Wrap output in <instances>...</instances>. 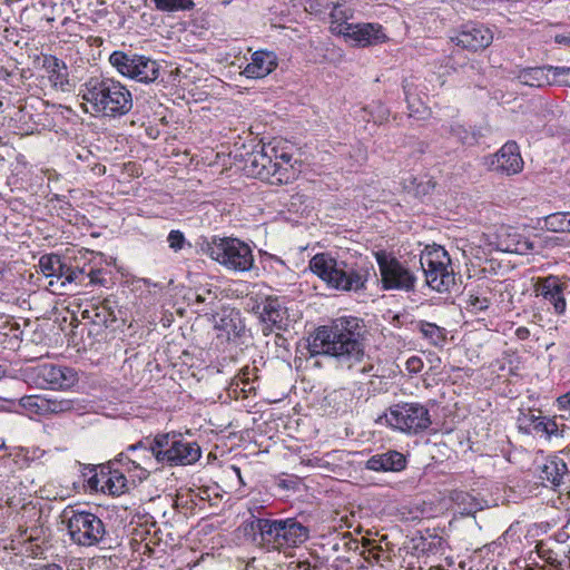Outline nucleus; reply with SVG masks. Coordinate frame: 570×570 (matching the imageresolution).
Wrapping results in <instances>:
<instances>
[{"label": "nucleus", "mask_w": 570, "mask_h": 570, "mask_svg": "<svg viewBox=\"0 0 570 570\" xmlns=\"http://www.w3.org/2000/svg\"><path fill=\"white\" fill-rule=\"evenodd\" d=\"M86 111L94 115L119 118L132 108V95L120 81L114 78L91 77L80 88Z\"/></svg>", "instance_id": "nucleus-4"}, {"label": "nucleus", "mask_w": 570, "mask_h": 570, "mask_svg": "<svg viewBox=\"0 0 570 570\" xmlns=\"http://www.w3.org/2000/svg\"><path fill=\"white\" fill-rule=\"evenodd\" d=\"M234 379H240L242 381H254L257 380V367L256 366H244Z\"/></svg>", "instance_id": "nucleus-48"}, {"label": "nucleus", "mask_w": 570, "mask_h": 570, "mask_svg": "<svg viewBox=\"0 0 570 570\" xmlns=\"http://www.w3.org/2000/svg\"><path fill=\"white\" fill-rule=\"evenodd\" d=\"M244 534L267 550L286 552L305 543L309 529L296 518L269 519L252 515L243 523Z\"/></svg>", "instance_id": "nucleus-2"}, {"label": "nucleus", "mask_w": 570, "mask_h": 570, "mask_svg": "<svg viewBox=\"0 0 570 570\" xmlns=\"http://www.w3.org/2000/svg\"><path fill=\"white\" fill-rule=\"evenodd\" d=\"M402 87H403V91L405 95V100L407 102V108L410 110V115L412 116L415 114H420L421 112L420 107L416 106L415 101L412 99V94H411L412 83H410L407 80H404L402 83Z\"/></svg>", "instance_id": "nucleus-46"}, {"label": "nucleus", "mask_w": 570, "mask_h": 570, "mask_svg": "<svg viewBox=\"0 0 570 570\" xmlns=\"http://www.w3.org/2000/svg\"><path fill=\"white\" fill-rule=\"evenodd\" d=\"M567 472L568 466L563 459L559 456H550L540 468V479L553 487H558L561 484Z\"/></svg>", "instance_id": "nucleus-31"}, {"label": "nucleus", "mask_w": 570, "mask_h": 570, "mask_svg": "<svg viewBox=\"0 0 570 570\" xmlns=\"http://www.w3.org/2000/svg\"><path fill=\"white\" fill-rule=\"evenodd\" d=\"M6 466L22 470L29 464L28 452L22 448H14L9 453L0 455Z\"/></svg>", "instance_id": "nucleus-38"}, {"label": "nucleus", "mask_w": 570, "mask_h": 570, "mask_svg": "<svg viewBox=\"0 0 570 570\" xmlns=\"http://www.w3.org/2000/svg\"><path fill=\"white\" fill-rule=\"evenodd\" d=\"M167 242L171 249H174L175 252H178L184 247V245L186 243V238L180 230L176 229V230L169 232V234L167 236Z\"/></svg>", "instance_id": "nucleus-44"}, {"label": "nucleus", "mask_w": 570, "mask_h": 570, "mask_svg": "<svg viewBox=\"0 0 570 570\" xmlns=\"http://www.w3.org/2000/svg\"><path fill=\"white\" fill-rule=\"evenodd\" d=\"M385 423L407 435H419L432 425L429 409L419 402H401L389 407L384 413Z\"/></svg>", "instance_id": "nucleus-6"}, {"label": "nucleus", "mask_w": 570, "mask_h": 570, "mask_svg": "<svg viewBox=\"0 0 570 570\" xmlns=\"http://www.w3.org/2000/svg\"><path fill=\"white\" fill-rule=\"evenodd\" d=\"M566 286L558 276L549 275L539 278L534 285V293L553 306L554 313L562 315L567 308L564 297Z\"/></svg>", "instance_id": "nucleus-16"}, {"label": "nucleus", "mask_w": 570, "mask_h": 570, "mask_svg": "<svg viewBox=\"0 0 570 570\" xmlns=\"http://www.w3.org/2000/svg\"><path fill=\"white\" fill-rule=\"evenodd\" d=\"M175 440L176 432L158 433L150 438L151 451H154V455H156V460L160 465H165L166 461H168L169 451H171Z\"/></svg>", "instance_id": "nucleus-33"}, {"label": "nucleus", "mask_w": 570, "mask_h": 570, "mask_svg": "<svg viewBox=\"0 0 570 570\" xmlns=\"http://www.w3.org/2000/svg\"><path fill=\"white\" fill-rule=\"evenodd\" d=\"M20 405L29 415L46 416L78 411V404L68 399L48 397L46 395H26L20 399Z\"/></svg>", "instance_id": "nucleus-12"}, {"label": "nucleus", "mask_w": 570, "mask_h": 570, "mask_svg": "<svg viewBox=\"0 0 570 570\" xmlns=\"http://www.w3.org/2000/svg\"><path fill=\"white\" fill-rule=\"evenodd\" d=\"M115 302L104 299L97 304H92L90 308L82 312V317L90 320L96 325L108 327L117 321Z\"/></svg>", "instance_id": "nucleus-29"}, {"label": "nucleus", "mask_w": 570, "mask_h": 570, "mask_svg": "<svg viewBox=\"0 0 570 570\" xmlns=\"http://www.w3.org/2000/svg\"><path fill=\"white\" fill-rule=\"evenodd\" d=\"M417 328L425 340L434 346H443L446 342V331L434 323L420 321Z\"/></svg>", "instance_id": "nucleus-35"}, {"label": "nucleus", "mask_w": 570, "mask_h": 570, "mask_svg": "<svg viewBox=\"0 0 570 570\" xmlns=\"http://www.w3.org/2000/svg\"><path fill=\"white\" fill-rule=\"evenodd\" d=\"M215 327L225 333L228 340L239 337L245 332L240 312L235 308H224Z\"/></svg>", "instance_id": "nucleus-30"}, {"label": "nucleus", "mask_w": 570, "mask_h": 570, "mask_svg": "<svg viewBox=\"0 0 570 570\" xmlns=\"http://www.w3.org/2000/svg\"><path fill=\"white\" fill-rule=\"evenodd\" d=\"M453 500L460 508L462 514H473L478 511L483 510L485 501L469 492H456Z\"/></svg>", "instance_id": "nucleus-34"}, {"label": "nucleus", "mask_w": 570, "mask_h": 570, "mask_svg": "<svg viewBox=\"0 0 570 570\" xmlns=\"http://www.w3.org/2000/svg\"><path fill=\"white\" fill-rule=\"evenodd\" d=\"M88 485L92 491L119 495L127 489V475L111 461L106 466H101L89 479Z\"/></svg>", "instance_id": "nucleus-13"}, {"label": "nucleus", "mask_w": 570, "mask_h": 570, "mask_svg": "<svg viewBox=\"0 0 570 570\" xmlns=\"http://www.w3.org/2000/svg\"><path fill=\"white\" fill-rule=\"evenodd\" d=\"M320 462H321V459H318V458H315L313 460L309 459L307 461L302 460V463H306L307 465H320Z\"/></svg>", "instance_id": "nucleus-53"}, {"label": "nucleus", "mask_w": 570, "mask_h": 570, "mask_svg": "<svg viewBox=\"0 0 570 570\" xmlns=\"http://www.w3.org/2000/svg\"><path fill=\"white\" fill-rule=\"evenodd\" d=\"M257 385L254 381H242L240 379H233L228 393L233 395L235 399H246L250 394H256Z\"/></svg>", "instance_id": "nucleus-39"}, {"label": "nucleus", "mask_w": 570, "mask_h": 570, "mask_svg": "<svg viewBox=\"0 0 570 570\" xmlns=\"http://www.w3.org/2000/svg\"><path fill=\"white\" fill-rule=\"evenodd\" d=\"M333 33L343 36L357 47L376 46L386 40L380 23H341L333 27Z\"/></svg>", "instance_id": "nucleus-11"}, {"label": "nucleus", "mask_w": 570, "mask_h": 570, "mask_svg": "<svg viewBox=\"0 0 570 570\" xmlns=\"http://www.w3.org/2000/svg\"><path fill=\"white\" fill-rule=\"evenodd\" d=\"M568 214L554 213L546 217V226L553 232H568Z\"/></svg>", "instance_id": "nucleus-42"}, {"label": "nucleus", "mask_w": 570, "mask_h": 570, "mask_svg": "<svg viewBox=\"0 0 570 570\" xmlns=\"http://www.w3.org/2000/svg\"><path fill=\"white\" fill-rule=\"evenodd\" d=\"M196 302L197 303H203V302H205V297L202 294H197L196 295Z\"/></svg>", "instance_id": "nucleus-56"}, {"label": "nucleus", "mask_w": 570, "mask_h": 570, "mask_svg": "<svg viewBox=\"0 0 570 570\" xmlns=\"http://www.w3.org/2000/svg\"><path fill=\"white\" fill-rule=\"evenodd\" d=\"M206 253L220 265L236 272H247L254 264L252 248L238 238L215 236L207 243Z\"/></svg>", "instance_id": "nucleus-8"}, {"label": "nucleus", "mask_w": 570, "mask_h": 570, "mask_svg": "<svg viewBox=\"0 0 570 570\" xmlns=\"http://www.w3.org/2000/svg\"><path fill=\"white\" fill-rule=\"evenodd\" d=\"M567 214H568V217H569L568 218V226H567V228H568V232L570 233V213H567Z\"/></svg>", "instance_id": "nucleus-59"}, {"label": "nucleus", "mask_w": 570, "mask_h": 570, "mask_svg": "<svg viewBox=\"0 0 570 570\" xmlns=\"http://www.w3.org/2000/svg\"><path fill=\"white\" fill-rule=\"evenodd\" d=\"M490 306V299L487 296L470 294L466 301V308L472 313L487 311Z\"/></svg>", "instance_id": "nucleus-43"}, {"label": "nucleus", "mask_w": 570, "mask_h": 570, "mask_svg": "<svg viewBox=\"0 0 570 570\" xmlns=\"http://www.w3.org/2000/svg\"><path fill=\"white\" fill-rule=\"evenodd\" d=\"M61 518L70 540L78 546H98L107 534L104 521L92 512L67 507Z\"/></svg>", "instance_id": "nucleus-5"}, {"label": "nucleus", "mask_w": 570, "mask_h": 570, "mask_svg": "<svg viewBox=\"0 0 570 570\" xmlns=\"http://www.w3.org/2000/svg\"><path fill=\"white\" fill-rule=\"evenodd\" d=\"M156 10L160 12L190 11L195 8L194 0H151Z\"/></svg>", "instance_id": "nucleus-37"}, {"label": "nucleus", "mask_w": 570, "mask_h": 570, "mask_svg": "<svg viewBox=\"0 0 570 570\" xmlns=\"http://www.w3.org/2000/svg\"><path fill=\"white\" fill-rule=\"evenodd\" d=\"M233 470H234V472L236 473V475H237V478H238L239 482H240V483H244V482H243L242 474H240V469H239V468H237V466H233Z\"/></svg>", "instance_id": "nucleus-55"}, {"label": "nucleus", "mask_w": 570, "mask_h": 570, "mask_svg": "<svg viewBox=\"0 0 570 570\" xmlns=\"http://www.w3.org/2000/svg\"><path fill=\"white\" fill-rule=\"evenodd\" d=\"M278 66L275 52L269 50H257L252 53L250 61L242 70V75L249 79L265 78Z\"/></svg>", "instance_id": "nucleus-22"}, {"label": "nucleus", "mask_w": 570, "mask_h": 570, "mask_svg": "<svg viewBox=\"0 0 570 570\" xmlns=\"http://www.w3.org/2000/svg\"><path fill=\"white\" fill-rule=\"evenodd\" d=\"M452 41L469 51H479L488 48L493 41L492 31L482 23L470 22L463 24Z\"/></svg>", "instance_id": "nucleus-15"}, {"label": "nucleus", "mask_w": 570, "mask_h": 570, "mask_svg": "<svg viewBox=\"0 0 570 570\" xmlns=\"http://www.w3.org/2000/svg\"><path fill=\"white\" fill-rule=\"evenodd\" d=\"M560 409L570 410V392L558 397Z\"/></svg>", "instance_id": "nucleus-50"}, {"label": "nucleus", "mask_w": 570, "mask_h": 570, "mask_svg": "<svg viewBox=\"0 0 570 570\" xmlns=\"http://www.w3.org/2000/svg\"><path fill=\"white\" fill-rule=\"evenodd\" d=\"M556 42H558V43H569L570 39L564 37V36H557L556 37Z\"/></svg>", "instance_id": "nucleus-54"}, {"label": "nucleus", "mask_w": 570, "mask_h": 570, "mask_svg": "<svg viewBox=\"0 0 570 570\" xmlns=\"http://www.w3.org/2000/svg\"><path fill=\"white\" fill-rule=\"evenodd\" d=\"M542 417L543 416H541V415H535L533 413H530L529 415L525 416V421L534 430V425H537V422L539 421V419H542Z\"/></svg>", "instance_id": "nucleus-52"}, {"label": "nucleus", "mask_w": 570, "mask_h": 570, "mask_svg": "<svg viewBox=\"0 0 570 570\" xmlns=\"http://www.w3.org/2000/svg\"><path fill=\"white\" fill-rule=\"evenodd\" d=\"M2 451H3V452H6L7 450H6V449L0 448V452H2Z\"/></svg>", "instance_id": "nucleus-61"}, {"label": "nucleus", "mask_w": 570, "mask_h": 570, "mask_svg": "<svg viewBox=\"0 0 570 570\" xmlns=\"http://www.w3.org/2000/svg\"><path fill=\"white\" fill-rule=\"evenodd\" d=\"M262 332L265 336L277 331H286L292 323L287 307L278 297H266L261 304Z\"/></svg>", "instance_id": "nucleus-14"}, {"label": "nucleus", "mask_w": 570, "mask_h": 570, "mask_svg": "<svg viewBox=\"0 0 570 570\" xmlns=\"http://www.w3.org/2000/svg\"><path fill=\"white\" fill-rule=\"evenodd\" d=\"M245 159V170L249 176L267 180L273 184L275 169L267 150V144L257 146Z\"/></svg>", "instance_id": "nucleus-19"}, {"label": "nucleus", "mask_w": 570, "mask_h": 570, "mask_svg": "<svg viewBox=\"0 0 570 570\" xmlns=\"http://www.w3.org/2000/svg\"><path fill=\"white\" fill-rule=\"evenodd\" d=\"M364 114L362 118L370 122L373 121L376 125H382L389 120L390 109L382 101H373L370 105L362 108Z\"/></svg>", "instance_id": "nucleus-36"}, {"label": "nucleus", "mask_w": 570, "mask_h": 570, "mask_svg": "<svg viewBox=\"0 0 570 570\" xmlns=\"http://www.w3.org/2000/svg\"><path fill=\"white\" fill-rule=\"evenodd\" d=\"M494 236L495 242H493L492 244L497 250L523 254L528 250L533 249V245L510 226H499L495 229Z\"/></svg>", "instance_id": "nucleus-20"}, {"label": "nucleus", "mask_w": 570, "mask_h": 570, "mask_svg": "<svg viewBox=\"0 0 570 570\" xmlns=\"http://www.w3.org/2000/svg\"><path fill=\"white\" fill-rule=\"evenodd\" d=\"M151 448L150 436H147L126 449V452L132 456V463H136L140 469L139 481L146 480L150 471L156 470L159 464Z\"/></svg>", "instance_id": "nucleus-21"}, {"label": "nucleus", "mask_w": 570, "mask_h": 570, "mask_svg": "<svg viewBox=\"0 0 570 570\" xmlns=\"http://www.w3.org/2000/svg\"><path fill=\"white\" fill-rule=\"evenodd\" d=\"M69 22H72V20L70 18H65L63 21H62V24H69Z\"/></svg>", "instance_id": "nucleus-57"}, {"label": "nucleus", "mask_w": 570, "mask_h": 570, "mask_svg": "<svg viewBox=\"0 0 570 570\" xmlns=\"http://www.w3.org/2000/svg\"><path fill=\"white\" fill-rule=\"evenodd\" d=\"M42 385L50 390H66L77 382V373L67 366L42 364L37 367Z\"/></svg>", "instance_id": "nucleus-17"}, {"label": "nucleus", "mask_w": 570, "mask_h": 570, "mask_svg": "<svg viewBox=\"0 0 570 570\" xmlns=\"http://www.w3.org/2000/svg\"><path fill=\"white\" fill-rule=\"evenodd\" d=\"M405 368L410 374H417L423 368V361L420 356H411L405 362Z\"/></svg>", "instance_id": "nucleus-47"}, {"label": "nucleus", "mask_w": 570, "mask_h": 570, "mask_svg": "<svg viewBox=\"0 0 570 570\" xmlns=\"http://www.w3.org/2000/svg\"><path fill=\"white\" fill-rule=\"evenodd\" d=\"M494 171L511 176L520 173L523 168V159L515 141L505 142L494 155L491 163Z\"/></svg>", "instance_id": "nucleus-18"}, {"label": "nucleus", "mask_w": 570, "mask_h": 570, "mask_svg": "<svg viewBox=\"0 0 570 570\" xmlns=\"http://www.w3.org/2000/svg\"><path fill=\"white\" fill-rule=\"evenodd\" d=\"M309 269L331 288L343 292L365 289L370 276L367 264L354 256L334 257L331 253L315 254Z\"/></svg>", "instance_id": "nucleus-3"}, {"label": "nucleus", "mask_w": 570, "mask_h": 570, "mask_svg": "<svg viewBox=\"0 0 570 570\" xmlns=\"http://www.w3.org/2000/svg\"><path fill=\"white\" fill-rule=\"evenodd\" d=\"M38 267L46 277L56 278L57 282H60L61 287L72 284L68 274L75 272V265H68L61 256L57 254L42 255L39 259Z\"/></svg>", "instance_id": "nucleus-25"}, {"label": "nucleus", "mask_w": 570, "mask_h": 570, "mask_svg": "<svg viewBox=\"0 0 570 570\" xmlns=\"http://www.w3.org/2000/svg\"><path fill=\"white\" fill-rule=\"evenodd\" d=\"M114 461L115 465H118V468L124 471V474H128V476L131 478L134 482L136 479L139 480L140 469L136 463H132V456H130L127 452L119 453Z\"/></svg>", "instance_id": "nucleus-41"}, {"label": "nucleus", "mask_w": 570, "mask_h": 570, "mask_svg": "<svg viewBox=\"0 0 570 570\" xmlns=\"http://www.w3.org/2000/svg\"><path fill=\"white\" fill-rule=\"evenodd\" d=\"M202 455L200 446L196 442H189L180 433H176V440L169 451L168 461L165 465H189L199 460Z\"/></svg>", "instance_id": "nucleus-23"}, {"label": "nucleus", "mask_w": 570, "mask_h": 570, "mask_svg": "<svg viewBox=\"0 0 570 570\" xmlns=\"http://www.w3.org/2000/svg\"><path fill=\"white\" fill-rule=\"evenodd\" d=\"M537 433L544 434L548 439L563 438L564 429H560L554 419L543 416L534 425Z\"/></svg>", "instance_id": "nucleus-40"}, {"label": "nucleus", "mask_w": 570, "mask_h": 570, "mask_svg": "<svg viewBox=\"0 0 570 570\" xmlns=\"http://www.w3.org/2000/svg\"><path fill=\"white\" fill-rule=\"evenodd\" d=\"M43 68L48 73L51 86L61 91H70L71 83L67 65L55 56H45Z\"/></svg>", "instance_id": "nucleus-27"}, {"label": "nucleus", "mask_w": 570, "mask_h": 570, "mask_svg": "<svg viewBox=\"0 0 570 570\" xmlns=\"http://www.w3.org/2000/svg\"><path fill=\"white\" fill-rule=\"evenodd\" d=\"M105 274V269L85 264L83 266L75 265V272H70L68 276L71 278L72 284L87 287L105 286L107 283Z\"/></svg>", "instance_id": "nucleus-28"}, {"label": "nucleus", "mask_w": 570, "mask_h": 570, "mask_svg": "<svg viewBox=\"0 0 570 570\" xmlns=\"http://www.w3.org/2000/svg\"><path fill=\"white\" fill-rule=\"evenodd\" d=\"M515 336L520 341H525L530 337V331L525 326H520L515 330Z\"/></svg>", "instance_id": "nucleus-51"}, {"label": "nucleus", "mask_w": 570, "mask_h": 570, "mask_svg": "<svg viewBox=\"0 0 570 570\" xmlns=\"http://www.w3.org/2000/svg\"><path fill=\"white\" fill-rule=\"evenodd\" d=\"M53 284H55V281H53V279H51V281L49 282V286H51V287H52V286H53Z\"/></svg>", "instance_id": "nucleus-60"}, {"label": "nucleus", "mask_w": 570, "mask_h": 570, "mask_svg": "<svg viewBox=\"0 0 570 570\" xmlns=\"http://www.w3.org/2000/svg\"><path fill=\"white\" fill-rule=\"evenodd\" d=\"M348 17L345 13V10L341 6H336L330 13V29L333 32V27L341 23H348Z\"/></svg>", "instance_id": "nucleus-45"}, {"label": "nucleus", "mask_w": 570, "mask_h": 570, "mask_svg": "<svg viewBox=\"0 0 570 570\" xmlns=\"http://www.w3.org/2000/svg\"><path fill=\"white\" fill-rule=\"evenodd\" d=\"M553 68L552 66L525 68L519 72L518 79L530 87H543L551 83L549 72H553Z\"/></svg>", "instance_id": "nucleus-32"}, {"label": "nucleus", "mask_w": 570, "mask_h": 570, "mask_svg": "<svg viewBox=\"0 0 570 570\" xmlns=\"http://www.w3.org/2000/svg\"><path fill=\"white\" fill-rule=\"evenodd\" d=\"M307 350L312 356L328 355L351 368L365 357V325L354 316L338 317L313 332Z\"/></svg>", "instance_id": "nucleus-1"}, {"label": "nucleus", "mask_w": 570, "mask_h": 570, "mask_svg": "<svg viewBox=\"0 0 570 570\" xmlns=\"http://www.w3.org/2000/svg\"><path fill=\"white\" fill-rule=\"evenodd\" d=\"M6 373V370L3 368L2 365H0V377H2Z\"/></svg>", "instance_id": "nucleus-58"}, {"label": "nucleus", "mask_w": 570, "mask_h": 570, "mask_svg": "<svg viewBox=\"0 0 570 570\" xmlns=\"http://www.w3.org/2000/svg\"><path fill=\"white\" fill-rule=\"evenodd\" d=\"M420 264L426 284L439 293L451 292L455 286V274L448 252L441 246H428L422 252Z\"/></svg>", "instance_id": "nucleus-7"}, {"label": "nucleus", "mask_w": 570, "mask_h": 570, "mask_svg": "<svg viewBox=\"0 0 570 570\" xmlns=\"http://www.w3.org/2000/svg\"><path fill=\"white\" fill-rule=\"evenodd\" d=\"M267 150L272 158L273 169V184H286L293 176V155L281 146V142H268Z\"/></svg>", "instance_id": "nucleus-24"}, {"label": "nucleus", "mask_w": 570, "mask_h": 570, "mask_svg": "<svg viewBox=\"0 0 570 570\" xmlns=\"http://www.w3.org/2000/svg\"><path fill=\"white\" fill-rule=\"evenodd\" d=\"M109 62L120 75L138 82H154L160 73L159 63L142 55H129L117 50L109 56Z\"/></svg>", "instance_id": "nucleus-9"}, {"label": "nucleus", "mask_w": 570, "mask_h": 570, "mask_svg": "<svg viewBox=\"0 0 570 570\" xmlns=\"http://www.w3.org/2000/svg\"><path fill=\"white\" fill-rule=\"evenodd\" d=\"M406 456L395 450L372 455L365 463V468L375 472H400L406 468Z\"/></svg>", "instance_id": "nucleus-26"}, {"label": "nucleus", "mask_w": 570, "mask_h": 570, "mask_svg": "<svg viewBox=\"0 0 570 570\" xmlns=\"http://www.w3.org/2000/svg\"><path fill=\"white\" fill-rule=\"evenodd\" d=\"M374 256L384 289L414 291L416 276L410 268L385 250H377Z\"/></svg>", "instance_id": "nucleus-10"}, {"label": "nucleus", "mask_w": 570, "mask_h": 570, "mask_svg": "<svg viewBox=\"0 0 570 570\" xmlns=\"http://www.w3.org/2000/svg\"><path fill=\"white\" fill-rule=\"evenodd\" d=\"M553 75L556 77L566 76L567 79L564 81L570 86V67H556L553 68Z\"/></svg>", "instance_id": "nucleus-49"}]
</instances>
